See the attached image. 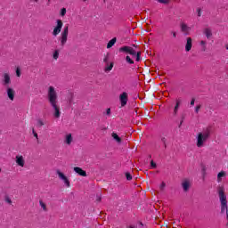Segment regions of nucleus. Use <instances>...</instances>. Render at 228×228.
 <instances>
[{"mask_svg":"<svg viewBox=\"0 0 228 228\" xmlns=\"http://www.w3.org/2000/svg\"><path fill=\"white\" fill-rule=\"evenodd\" d=\"M47 97L50 106L53 110L54 118H60V117H61V111H60V105H58V93H56L54 86H50L48 87Z\"/></svg>","mask_w":228,"mask_h":228,"instance_id":"nucleus-1","label":"nucleus"},{"mask_svg":"<svg viewBox=\"0 0 228 228\" xmlns=\"http://www.w3.org/2000/svg\"><path fill=\"white\" fill-rule=\"evenodd\" d=\"M217 193L219 195V200L221 202V215L225 213L226 220H228V207H227V196L225 195V189L224 186L217 187Z\"/></svg>","mask_w":228,"mask_h":228,"instance_id":"nucleus-2","label":"nucleus"},{"mask_svg":"<svg viewBox=\"0 0 228 228\" xmlns=\"http://www.w3.org/2000/svg\"><path fill=\"white\" fill-rule=\"evenodd\" d=\"M211 136V127L208 126L207 128H204L202 132L199 133L196 140V145L199 147V149L204 147L206 144V142L209 140V137Z\"/></svg>","mask_w":228,"mask_h":228,"instance_id":"nucleus-3","label":"nucleus"},{"mask_svg":"<svg viewBox=\"0 0 228 228\" xmlns=\"http://www.w3.org/2000/svg\"><path fill=\"white\" fill-rule=\"evenodd\" d=\"M69 38V26L64 27L62 32L61 33V37H59V41L61 43V47L65 46L67 44V40Z\"/></svg>","mask_w":228,"mask_h":228,"instance_id":"nucleus-4","label":"nucleus"},{"mask_svg":"<svg viewBox=\"0 0 228 228\" xmlns=\"http://www.w3.org/2000/svg\"><path fill=\"white\" fill-rule=\"evenodd\" d=\"M10 85H12V78L10 77V73H4L2 76V86L4 88L10 87Z\"/></svg>","mask_w":228,"mask_h":228,"instance_id":"nucleus-5","label":"nucleus"},{"mask_svg":"<svg viewBox=\"0 0 228 228\" xmlns=\"http://www.w3.org/2000/svg\"><path fill=\"white\" fill-rule=\"evenodd\" d=\"M61 28H63V21L61 20H57V25L53 28V36L58 37V35H60V33H61Z\"/></svg>","mask_w":228,"mask_h":228,"instance_id":"nucleus-6","label":"nucleus"},{"mask_svg":"<svg viewBox=\"0 0 228 228\" xmlns=\"http://www.w3.org/2000/svg\"><path fill=\"white\" fill-rule=\"evenodd\" d=\"M5 92L9 100L12 102L15 101V89H13V87H5Z\"/></svg>","mask_w":228,"mask_h":228,"instance_id":"nucleus-7","label":"nucleus"},{"mask_svg":"<svg viewBox=\"0 0 228 228\" xmlns=\"http://www.w3.org/2000/svg\"><path fill=\"white\" fill-rule=\"evenodd\" d=\"M57 175H59V178H61V181H63L67 188H70V181H69V178H67V176L63 173H61L60 170L57 171Z\"/></svg>","mask_w":228,"mask_h":228,"instance_id":"nucleus-8","label":"nucleus"},{"mask_svg":"<svg viewBox=\"0 0 228 228\" xmlns=\"http://www.w3.org/2000/svg\"><path fill=\"white\" fill-rule=\"evenodd\" d=\"M119 101L121 102V106L124 107L127 104V101H129V96L127 93L124 92L119 95Z\"/></svg>","mask_w":228,"mask_h":228,"instance_id":"nucleus-9","label":"nucleus"},{"mask_svg":"<svg viewBox=\"0 0 228 228\" xmlns=\"http://www.w3.org/2000/svg\"><path fill=\"white\" fill-rule=\"evenodd\" d=\"M181 31L182 33H184V35H190V31H191V28L188 26V24L182 22L180 24Z\"/></svg>","mask_w":228,"mask_h":228,"instance_id":"nucleus-10","label":"nucleus"},{"mask_svg":"<svg viewBox=\"0 0 228 228\" xmlns=\"http://www.w3.org/2000/svg\"><path fill=\"white\" fill-rule=\"evenodd\" d=\"M191 47H193V43L191 37H187V43L185 45L186 53H190L191 51Z\"/></svg>","mask_w":228,"mask_h":228,"instance_id":"nucleus-11","label":"nucleus"},{"mask_svg":"<svg viewBox=\"0 0 228 228\" xmlns=\"http://www.w3.org/2000/svg\"><path fill=\"white\" fill-rule=\"evenodd\" d=\"M74 172H76V174H78V175H81L82 177H86V171L83 170V168L81 167H75Z\"/></svg>","mask_w":228,"mask_h":228,"instance_id":"nucleus-12","label":"nucleus"},{"mask_svg":"<svg viewBox=\"0 0 228 228\" xmlns=\"http://www.w3.org/2000/svg\"><path fill=\"white\" fill-rule=\"evenodd\" d=\"M16 163L17 165H19V167H24V157H22L21 155H17L16 156Z\"/></svg>","mask_w":228,"mask_h":228,"instance_id":"nucleus-13","label":"nucleus"},{"mask_svg":"<svg viewBox=\"0 0 228 228\" xmlns=\"http://www.w3.org/2000/svg\"><path fill=\"white\" fill-rule=\"evenodd\" d=\"M227 177V173L225 171H221L217 174V183H222V179Z\"/></svg>","mask_w":228,"mask_h":228,"instance_id":"nucleus-14","label":"nucleus"},{"mask_svg":"<svg viewBox=\"0 0 228 228\" xmlns=\"http://www.w3.org/2000/svg\"><path fill=\"white\" fill-rule=\"evenodd\" d=\"M176 104L174 109V115H177V111H179V107L181 106L182 100L180 98L176 99Z\"/></svg>","mask_w":228,"mask_h":228,"instance_id":"nucleus-15","label":"nucleus"},{"mask_svg":"<svg viewBox=\"0 0 228 228\" xmlns=\"http://www.w3.org/2000/svg\"><path fill=\"white\" fill-rule=\"evenodd\" d=\"M72 141H73L72 134H66L64 143H67V145H70V143H72Z\"/></svg>","mask_w":228,"mask_h":228,"instance_id":"nucleus-16","label":"nucleus"},{"mask_svg":"<svg viewBox=\"0 0 228 228\" xmlns=\"http://www.w3.org/2000/svg\"><path fill=\"white\" fill-rule=\"evenodd\" d=\"M182 187L183 189V191H188V190H190V181L189 180H184L182 183Z\"/></svg>","mask_w":228,"mask_h":228,"instance_id":"nucleus-17","label":"nucleus"},{"mask_svg":"<svg viewBox=\"0 0 228 228\" xmlns=\"http://www.w3.org/2000/svg\"><path fill=\"white\" fill-rule=\"evenodd\" d=\"M68 103L69 106H72V104H74V93H69L68 95Z\"/></svg>","mask_w":228,"mask_h":228,"instance_id":"nucleus-18","label":"nucleus"},{"mask_svg":"<svg viewBox=\"0 0 228 228\" xmlns=\"http://www.w3.org/2000/svg\"><path fill=\"white\" fill-rule=\"evenodd\" d=\"M117 44V37L112 38L109 43L107 44V49H111Z\"/></svg>","mask_w":228,"mask_h":228,"instance_id":"nucleus-19","label":"nucleus"},{"mask_svg":"<svg viewBox=\"0 0 228 228\" xmlns=\"http://www.w3.org/2000/svg\"><path fill=\"white\" fill-rule=\"evenodd\" d=\"M204 35H206L207 38H211L213 37V32L211 31V28H205L204 29Z\"/></svg>","mask_w":228,"mask_h":228,"instance_id":"nucleus-20","label":"nucleus"},{"mask_svg":"<svg viewBox=\"0 0 228 228\" xmlns=\"http://www.w3.org/2000/svg\"><path fill=\"white\" fill-rule=\"evenodd\" d=\"M131 51V46H122L119 48V53H126L129 54V52Z\"/></svg>","mask_w":228,"mask_h":228,"instance_id":"nucleus-21","label":"nucleus"},{"mask_svg":"<svg viewBox=\"0 0 228 228\" xmlns=\"http://www.w3.org/2000/svg\"><path fill=\"white\" fill-rule=\"evenodd\" d=\"M113 70V62H110V64L107 63L104 69L105 72H110Z\"/></svg>","mask_w":228,"mask_h":228,"instance_id":"nucleus-22","label":"nucleus"},{"mask_svg":"<svg viewBox=\"0 0 228 228\" xmlns=\"http://www.w3.org/2000/svg\"><path fill=\"white\" fill-rule=\"evenodd\" d=\"M112 138H114L118 143L122 142V138H120L116 133H112Z\"/></svg>","mask_w":228,"mask_h":228,"instance_id":"nucleus-23","label":"nucleus"},{"mask_svg":"<svg viewBox=\"0 0 228 228\" xmlns=\"http://www.w3.org/2000/svg\"><path fill=\"white\" fill-rule=\"evenodd\" d=\"M53 60H58V58H60V51L59 50H55L53 52Z\"/></svg>","mask_w":228,"mask_h":228,"instance_id":"nucleus-24","label":"nucleus"},{"mask_svg":"<svg viewBox=\"0 0 228 228\" xmlns=\"http://www.w3.org/2000/svg\"><path fill=\"white\" fill-rule=\"evenodd\" d=\"M39 204H40L43 211H47V206L45 205V203H44V201L40 200Z\"/></svg>","mask_w":228,"mask_h":228,"instance_id":"nucleus-25","label":"nucleus"},{"mask_svg":"<svg viewBox=\"0 0 228 228\" xmlns=\"http://www.w3.org/2000/svg\"><path fill=\"white\" fill-rule=\"evenodd\" d=\"M126 62L129 63L130 65H133V64L134 63V61L131 57H129V56H126Z\"/></svg>","mask_w":228,"mask_h":228,"instance_id":"nucleus-26","label":"nucleus"},{"mask_svg":"<svg viewBox=\"0 0 228 228\" xmlns=\"http://www.w3.org/2000/svg\"><path fill=\"white\" fill-rule=\"evenodd\" d=\"M16 76H17V77H20V76H22V73L20 72V67L16 68Z\"/></svg>","mask_w":228,"mask_h":228,"instance_id":"nucleus-27","label":"nucleus"},{"mask_svg":"<svg viewBox=\"0 0 228 228\" xmlns=\"http://www.w3.org/2000/svg\"><path fill=\"white\" fill-rule=\"evenodd\" d=\"M138 53V52H135V50L133 49V47L130 48V52L128 54H131V56H134Z\"/></svg>","mask_w":228,"mask_h":228,"instance_id":"nucleus-28","label":"nucleus"},{"mask_svg":"<svg viewBox=\"0 0 228 228\" xmlns=\"http://www.w3.org/2000/svg\"><path fill=\"white\" fill-rule=\"evenodd\" d=\"M37 126L38 127H42V126H45L44 120H42V118L37 119Z\"/></svg>","mask_w":228,"mask_h":228,"instance_id":"nucleus-29","label":"nucleus"},{"mask_svg":"<svg viewBox=\"0 0 228 228\" xmlns=\"http://www.w3.org/2000/svg\"><path fill=\"white\" fill-rule=\"evenodd\" d=\"M134 56L136 57L135 61H140L142 52H137V54H135Z\"/></svg>","mask_w":228,"mask_h":228,"instance_id":"nucleus-30","label":"nucleus"},{"mask_svg":"<svg viewBox=\"0 0 228 228\" xmlns=\"http://www.w3.org/2000/svg\"><path fill=\"white\" fill-rule=\"evenodd\" d=\"M158 3H160L161 4H168L170 0H158Z\"/></svg>","mask_w":228,"mask_h":228,"instance_id":"nucleus-31","label":"nucleus"},{"mask_svg":"<svg viewBox=\"0 0 228 228\" xmlns=\"http://www.w3.org/2000/svg\"><path fill=\"white\" fill-rule=\"evenodd\" d=\"M66 13H67V9H66V8H62V9L61 10V17H65Z\"/></svg>","mask_w":228,"mask_h":228,"instance_id":"nucleus-32","label":"nucleus"},{"mask_svg":"<svg viewBox=\"0 0 228 228\" xmlns=\"http://www.w3.org/2000/svg\"><path fill=\"white\" fill-rule=\"evenodd\" d=\"M126 177L127 181H131L133 179V176L131 175V173H126Z\"/></svg>","mask_w":228,"mask_h":228,"instance_id":"nucleus-33","label":"nucleus"},{"mask_svg":"<svg viewBox=\"0 0 228 228\" xmlns=\"http://www.w3.org/2000/svg\"><path fill=\"white\" fill-rule=\"evenodd\" d=\"M151 168H157L158 166L156 165L154 160H151Z\"/></svg>","mask_w":228,"mask_h":228,"instance_id":"nucleus-34","label":"nucleus"},{"mask_svg":"<svg viewBox=\"0 0 228 228\" xmlns=\"http://www.w3.org/2000/svg\"><path fill=\"white\" fill-rule=\"evenodd\" d=\"M200 45L203 46V51H206V41L204 40L200 41Z\"/></svg>","mask_w":228,"mask_h":228,"instance_id":"nucleus-35","label":"nucleus"},{"mask_svg":"<svg viewBox=\"0 0 228 228\" xmlns=\"http://www.w3.org/2000/svg\"><path fill=\"white\" fill-rule=\"evenodd\" d=\"M200 108H201L200 104L197 105L195 108V113H199V111L200 110Z\"/></svg>","mask_w":228,"mask_h":228,"instance_id":"nucleus-36","label":"nucleus"},{"mask_svg":"<svg viewBox=\"0 0 228 228\" xmlns=\"http://www.w3.org/2000/svg\"><path fill=\"white\" fill-rule=\"evenodd\" d=\"M197 13H198V17H202V12H201L200 8L197 9Z\"/></svg>","mask_w":228,"mask_h":228,"instance_id":"nucleus-37","label":"nucleus"},{"mask_svg":"<svg viewBox=\"0 0 228 228\" xmlns=\"http://www.w3.org/2000/svg\"><path fill=\"white\" fill-rule=\"evenodd\" d=\"M166 186H167V184L165 183V182H162V183L160 184L159 189L163 191V190H165Z\"/></svg>","mask_w":228,"mask_h":228,"instance_id":"nucleus-38","label":"nucleus"},{"mask_svg":"<svg viewBox=\"0 0 228 228\" xmlns=\"http://www.w3.org/2000/svg\"><path fill=\"white\" fill-rule=\"evenodd\" d=\"M33 135L35 136V138H37V140H38V134L35 131V129L32 130Z\"/></svg>","mask_w":228,"mask_h":228,"instance_id":"nucleus-39","label":"nucleus"},{"mask_svg":"<svg viewBox=\"0 0 228 228\" xmlns=\"http://www.w3.org/2000/svg\"><path fill=\"white\" fill-rule=\"evenodd\" d=\"M106 115H108V116L111 115V109L108 108L106 110Z\"/></svg>","mask_w":228,"mask_h":228,"instance_id":"nucleus-40","label":"nucleus"},{"mask_svg":"<svg viewBox=\"0 0 228 228\" xmlns=\"http://www.w3.org/2000/svg\"><path fill=\"white\" fill-rule=\"evenodd\" d=\"M161 142H163L165 147H167V139L165 137L161 139Z\"/></svg>","mask_w":228,"mask_h":228,"instance_id":"nucleus-41","label":"nucleus"},{"mask_svg":"<svg viewBox=\"0 0 228 228\" xmlns=\"http://www.w3.org/2000/svg\"><path fill=\"white\" fill-rule=\"evenodd\" d=\"M191 106H195V100H194V98H192V100L191 101Z\"/></svg>","mask_w":228,"mask_h":228,"instance_id":"nucleus-42","label":"nucleus"},{"mask_svg":"<svg viewBox=\"0 0 228 228\" xmlns=\"http://www.w3.org/2000/svg\"><path fill=\"white\" fill-rule=\"evenodd\" d=\"M172 35H173V37H174V38H176L177 37V33L176 32H172Z\"/></svg>","mask_w":228,"mask_h":228,"instance_id":"nucleus-43","label":"nucleus"},{"mask_svg":"<svg viewBox=\"0 0 228 228\" xmlns=\"http://www.w3.org/2000/svg\"><path fill=\"white\" fill-rule=\"evenodd\" d=\"M103 61H104V63H107V64H108V56H106V57L103 59Z\"/></svg>","mask_w":228,"mask_h":228,"instance_id":"nucleus-44","label":"nucleus"},{"mask_svg":"<svg viewBox=\"0 0 228 228\" xmlns=\"http://www.w3.org/2000/svg\"><path fill=\"white\" fill-rule=\"evenodd\" d=\"M6 202H8V204H12V200H10V198H7Z\"/></svg>","mask_w":228,"mask_h":228,"instance_id":"nucleus-45","label":"nucleus"},{"mask_svg":"<svg viewBox=\"0 0 228 228\" xmlns=\"http://www.w3.org/2000/svg\"><path fill=\"white\" fill-rule=\"evenodd\" d=\"M98 202H101V200H102V198H101V196H97V200H96Z\"/></svg>","mask_w":228,"mask_h":228,"instance_id":"nucleus-46","label":"nucleus"},{"mask_svg":"<svg viewBox=\"0 0 228 228\" xmlns=\"http://www.w3.org/2000/svg\"><path fill=\"white\" fill-rule=\"evenodd\" d=\"M225 49H227V50H228V45H225Z\"/></svg>","mask_w":228,"mask_h":228,"instance_id":"nucleus-47","label":"nucleus"},{"mask_svg":"<svg viewBox=\"0 0 228 228\" xmlns=\"http://www.w3.org/2000/svg\"><path fill=\"white\" fill-rule=\"evenodd\" d=\"M35 1V3H38V0H34Z\"/></svg>","mask_w":228,"mask_h":228,"instance_id":"nucleus-48","label":"nucleus"},{"mask_svg":"<svg viewBox=\"0 0 228 228\" xmlns=\"http://www.w3.org/2000/svg\"><path fill=\"white\" fill-rule=\"evenodd\" d=\"M129 228H134V227H133V226H130Z\"/></svg>","mask_w":228,"mask_h":228,"instance_id":"nucleus-49","label":"nucleus"},{"mask_svg":"<svg viewBox=\"0 0 228 228\" xmlns=\"http://www.w3.org/2000/svg\"><path fill=\"white\" fill-rule=\"evenodd\" d=\"M0 172H1V168H0Z\"/></svg>","mask_w":228,"mask_h":228,"instance_id":"nucleus-50","label":"nucleus"},{"mask_svg":"<svg viewBox=\"0 0 228 228\" xmlns=\"http://www.w3.org/2000/svg\"><path fill=\"white\" fill-rule=\"evenodd\" d=\"M84 1H86V0H84Z\"/></svg>","mask_w":228,"mask_h":228,"instance_id":"nucleus-51","label":"nucleus"}]
</instances>
